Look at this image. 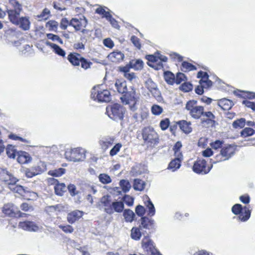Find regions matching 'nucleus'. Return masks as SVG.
<instances>
[{
  "mask_svg": "<svg viewBox=\"0 0 255 255\" xmlns=\"http://www.w3.org/2000/svg\"><path fill=\"white\" fill-rule=\"evenodd\" d=\"M91 97L100 102H108L111 100V94L107 90L101 89L100 86H95L91 90Z\"/></svg>",
  "mask_w": 255,
  "mask_h": 255,
  "instance_id": "obj_1",
  "label": "nucleus"
},
{
  "mask_svg": "<svg viewBox=\"0 0 255 255\" xmlns=\"http://www.w3.org/2000/svg\"><path fill=\"white\" fill-rule=\"evenodd\" d=\"M185 109L189 111V114L194 119H199L204 114V108L203 106H198L197 102L195 100L188 101Z\"/></svg>",
  "mask_w": 255,
  "mask_h": 255,
  "instance_id": "obj_2",
  "label": "nucleus"
},
{
  "mask_svg": "<svg viewBox=\"0 0 255 255\" xmlns=\"http://www.w3.org/2000/svg\"><path fill=\"white\" fill-rule=\"evenodd\" d=\"M142 138L149 145L154 146L158 142V135L157 132L150 127H146L142 131Z\"/></svg>",
  "mask_w": 255,
  "mask_h": 255,
  "instance_id": "obj_3",
  "label": "nucleus"
},
{
  "mask_svg": "<svg viewBox=\"0 0 255 255\" xmlns=\"http://www.w3.org/2000/svg\"><path fill=\"white\" fill-rule=\"evenodd\" d=\"M85 150L82 148H75L66 151L65 153L66 158L71 161L79 162L86 158Z\"/></svg>",
  "mask_w": 255,
  "mask_h": 255,
  "instance_id": "obj_4",
  "label": "nucleus"
},
{
  "mask_svg": "<svg viewBox=\"0 0 255 255\" xmlns=\"http://www.w3.org/2000/svg\"><path fill=\"white\" fill-rule=\"evenodd\" d=\"M125 111V109L119 104H114L106 108L108 116L113 120L123 119Z\"/></svg>",
  "mask_w": 255,
  "mask_h": 255,
  "instance_id": "obj_5",
  "label": "nucleus"
},
{
  "mask_svg": "<svg viewBox=\"0 0 255 255\" xmlns=\"http://www.w3.org/2000/svg\"><path fill=\"white\" fill-rule=\"evenodd\" d=\"M146 57L149 62L152 63V64L148 65L157 70L163 68V62H166L167 60V58L165 56L161 55L158 53L154 55H147Z\"/></svg>",
  "mask_w": 255,
  "mask_h": 255,
  "instance_id": "obj_6",
  "label": "nucleus"
},
{
  "mask_svg": "<svg viewBox=\"0 0 255 255\" xmlns=\"http://www.w3.org/2000/svg\"><path fill=\"white\" fill-rule=\"evenodd\" d=\"M137 98L134 90L131 92L130 94L124 95L121 97L122 102L126 105H129L130 110L133 112L137 109L136 106Z\"/></svg>",
  "mask_w": 255,
  "mask_h": 255,
  "instance_id": "obj_7",
  "label": "nucleus"
},
{
  "mask_svg": "<svg viewBox=\"0 0 255 255\" xmlns=\"http://www.w3.org/2000/svg\"><path fill=\"white\" fill-rule=\"evenodd\" d=\"M233 213L236 215L239 214L238 219L241 221H246L250 217L251 212L246 207L243 208L242 205L237 204L232 208Z\"/></svg>",
  "mask_w": 255,
  "mask_h": 255,
  "instance_id": "obj_8",
  "label": "nucleus"
},
{
  "mask_svg": "<svg viewBox=\"0 0 255 255\" xmlns=\"http://www.w3.org/2000/svg\"><path fill=\"white\" fill-rule=\"evenodd\" d=\"M87 19L83 16L81 15L78 17L73 18L70 21V25L73 26L76 31L82 30L84 33L86 30L84 28L87 26Z\"/></svg>",
  "mask_w": 255,
  "mask_h": 255,
  "instance_id": "obj_9",
  "label": "nucleus"
},
{
  "mask_svg": "<svg viewBox=\"0 0 255 255\" xmlns=\"http://www.w3.org/2000/svg\"><path fill=\"white\" fill-rule=\"evenodd\" d=\"M0 180L9 185L13 186L18 181L11 173L6 169L0 168Z\"/></svg>",
  "mask_w": 255,
  "mask_h": 255,
  "instance_id": "obj_10",
  "label": "nucleus"
},
{
  "mask_svg": "<svg viewBox=\"0 0 255 255\" xmlns=\"http://www.w3.org/2000/svg\"><path fill=\"white\" fill-rule=\"evenodd\" d=\"M212 166L206 167L205 160L204 159H199L194 163L193 169L197 173L204 174L210 171Z\"/></svg>",
  "mask_w": 255,
  "mask_h": 255,
  "instance_id": "obj_11",
  "label": "nucleus"
},
{
  "mask_svg": "<svg viewBox=\"0 0 255 255\" xmlns=\"http://www.w3.org/2000/svg\"><path fill=\"white\" fill-rule=\"evenodd\" d=\"M145 87L151 93L152 96L157 100H160L161 99V93L157 85L151 79H148L145 82Z\"/></svg>",
  "mask_w": 255,
  "mask_h": 255,
  "instance_id": "obj_12",
  "label": "nucleus"
},
{
  "mask_svg": "<svg viewBox=\"0 0 255 255\" xmlns=\"http://www.w3.org/2000/svg\"><path fill=\"white\" fill-rule=\"evenodd\" d=\"M236 148V146L233 144H229L223 146L220 151V154L223 158V160H227L230 159L235 154Z\"/></svg>",
  "mask_w": 255,
  "mask_h": 255,
  "instance_id": "obj_13",
  "label": "nucleus"
},
{
  "mask_svg": "<svg viewBox=\"0 0 255 255\" xmlns=\"http://www.w3.org/2000/svg\"><path fill=\"white\" fill-rule=\"evenodd\" d=\"M112 203L111 197L109 196H103L100 202V205L103 207L104 211L109 214H112Z\"/></svg>",
  "mask_w": 255,
  "mask_h": 255,
  "instance_id": "obj_14",
  "label": "nucleus"
},
{
  "mask_svg": "<svg viewBox=\"0 0 255 255\" xmlns=\"http://www.w3.org/2000/svg\"><path fill=\"white\" fill-rule=\"evenodd\" d=\"M48 182L52 184H55L54 187L55 192L57 195H62L63 192L65 191L66 187L64 183H59L58 180L53 178H50L48 179Z\"/></svg>",
  "mask_w": 255,
  "mask_h": 255,
  "instance_id": "obj_15",
  "label": "nucleus"
},
{
  "mask_svg": "<svg viewBox=\"0 0 255 255\" xmlns=\"http://www.w3.org/2000/svg\"><path fill=\"white\" fill-rule=\"evenodd\" d=\"M83 215V212L78 210H74L67 214V220L70 224H74Z\"/></svg>",
  "mask_w": 255,
  "mask_h": 255,
  "instance_id": "obj_16",
  "label": "nucleus"
},
{
  "mask_svg": "<svg viewBox=\"0 0 255 255\" xmlns=\"http://www.w3.org/2000/svg\"><path fill=\"white\" fill-rule=\"evenodd\" d=\"M19 226L22 229L28 231L36 232L39 230V227L37 225L30 221L20 222Z\"/></svg>",
  "mask_w": 255,
  "mask_h": 255,
  "instance_id": "obj_17",
  "label": "nucleus"
},
{
  "mask_svg": "<svg viewBox=\"0 0 255 255\" xmlns=\"http://www.w3.org/2000/svg\"><path fill=\"white\" fill-rule=\"evenodd\" d=\"M141 246L142 249L149 253L154 247L153 242L148 237H145L143 238L141 242Z\"/></svg>",
  "mask_w": 255,
  "mask_h": 255,
  "instance_id": "obj_18",
  "label": "nucleus"
},
{
  "mask_svg": "<svg viewBox=\"0 0 255 255\" xmlns=\"http://www.w3.org/2000/svg\"><path fill=\"white\" fill-rule=\"evenodd\" d=\"M21 12V11L7 10V14L10 21L15 25H18L19 21L20 18V13Z\"/></svg>",
  "mask_w": 255,
  "mask_h": 255,
  "instance_id": "obj_19",
  "label": "nucleus"
},
{
  "mask_svg": "<svg viewBox=\"0 0 255 255\" xmlns=\"http://www.w3.org/2000/svg\"><path fill=\"white\" fill-rule=\"evenodd\" d=\"M203 117H206V119L203 118L202 119L201 123L205 126V124L210 125H213L215 123V116L214 114L211 112H206L204 111V114H203L202 116Z\"/></svg>",
  "mask_w": 255,
  "mask_h": 255,
  "instance_id": "obj_20",
  "label": "nucleus"
},
{
  "mask_svg": "<svg viewBox=\"0 0 255 255\" xmlns=\"http://www.w3.org/2000/svg\"><path fill=\"white\" fill-rule=\"evenodd\" d=\"M16 211V207L12 203L5 204L3 207V213L10 217L15 216Z\"/></svg>",
  "mask_w": 255,
  "mask_h": 255,
  "instance_id": "obj_21",
  "label": "nucleus"
},
{
  "mask_svg": "<svg viewBox=\"0 0 255 255\" xmlns=\"http://www.w3.org/2000/svg\"><path fill=\"white\" fill-rule=\"evenodd\" d=\"M108 57L112 62L117 63L123 60L124 54L121 51H116L111 53Z\"/></svg>",
  "mask_w": 255,
  "mask_h": 255,
  "instance_id": "obj_22",
  "label": "nucleus"
},
{
  "mask_svg": "<svg viewBox=\"0 0 255 255\" xmlns=\"http://www.w3.org/2000/svg\"><path fill=\"white\" fill-rule=\"evenodd\" d=\"M17 160L20 164H25L31 161V157L27 152L20 151L18 153Z\"/></svg>",
  "mask_w": 255,
  "mask_h": 255,
  "instance_id": "obj_23",
  "label": "nucleus"
},
{
  "mask_svg": "<svg viewBox=\"0 0 255 255\" xmlns=\"http://www.w3.org/2000/svg\"><path fill=\"white\" fill-rule=\"evenodd\" d=\"M115 85L119 93L125 94L127 92V85L125 81L123 80H117Z\"/></svg>",
  "mask_w": 255,
  "mask_h": 255,
  "instance_id": "obj_24",
  "label": "nucleus"
},
{
  "mask_svg": "<svg viewBox=\"0 0 255 255\" xmlns=\"http://www.w3.org/2000/svg\"><path fill=\"white\" fill-rule=\"evenodd\" d=\"M82 57L79 54L71 53L68 55L67 59L73 65L78 66L80 65Z\"/></svg>",
  "mask_w": 255,
  "mask_h": 255,
  "instance_id": "obj_25",
  "label": "nucleus"
},
{
  "mask_svg": "<svg viewBox=\"0 0 255 255\" xmlns=\"http://www.w3.org/2000/svg\"><path fill=\"white\" fill-rule=\"evenodd\" d=\"M45 44L47 46H49L52 48L53 51L56 54L63 57H65L66 55L65 51L61 48L58 45L48 41L46 42Z\"/></svg>",
  "mask_w": 255,
  "mask_h": 255,
  "instance_id": "obj_26",
  "label": "nucleus"
},
{
  "mask_svg": "<svg viewBox=\"0 0 255 255\" xmlns=\"http://www.w3.org/2000/svg\"><path fill=\"white\" fill-rule=\"evenodd\" d=\"M180 128L185 133H188L191 132L192 128L191 123L186 121H181L178 122Z\"/></svg>",
  "mask_w": 255,
  "mask_h": 255,
  "instance_id": "obj_27",
  "label": "nucleus"
},
{
  "mask_svg": "<svg viewBox=\"0 0 255 255\" xmlns=\"http://www.w3.org/2000/svg\"><path fill=\"white\" fill-rule=\"evenodd\" d=\"M218 105L225 111L229 110L233 106V102L227 99H223L218 102Z\"/></svg>",
  "mask_w": 255,
  "mask_h": 255,
  "instance_id": "obj_28",
  "label": "nucleus"
},
{
  "mask_svg": "<svg viewBox=\"0 0 255 255\" xmlns=\"http://www.w3.org/2000/svg\"><path fill=\"white\" fill-rule=\"evenodd\" d=\"M182 160V157H176L175 158L172 160L169 164V168L172 171H175L180 168L181 161Z\"/></svg>",
  "mask_w": 255,
  "mask_h": 255,
  "instance_id": "obj_29",
  "label": "nucleus"
},
{
  "mask_svg": "<svg viewBox=\"0 0 255 255\" xmlns=\"http://www.w3.org/2000/svg\"><path fill=\"white\" fill-rule=\"evenodd\" d=\"M112 214L114 213V212L117 213L122 212L124 209V204L122 201H114L112 203Z\"/></svg>",
  "mask_w": 255,
  "mask_h": 255,
  "instance_id": "obj_30",
  "label": "nucleus"
},
{
  "mask_svg": "<svg viewBox=\"0 0 255 255\" xmlns=\"http://www.w3.org/2000/svg\"><path fill=\"white\" fill-rule=\"evenodd\" d=\"M154 226V221L152 219H149L146 217L141 218V228L142 227L144 229H152Z\"/></svg>",
  "mask_w": 255,
  "mask_h": 255,
  "instance_id": "obj_31",
  "label": "nucleus"
},
{
  "mask_svg": "<svg viewBox=\"0 0 255 255\" xmlns=\"http://www.w3.org/2000/svg\"><path fill=\"white\" fill-rule=\"evenodd\" d=\"M30 22L29 19L26 17H20L18 25L19 27L24 30H27L30 28Z\"/></svg>",
  "mask_w": 255,
  "mask_h": 255,
  "instance_id": "obj_32",
  "label": "nucleus"
},
{
  "mask_svg": "<svg viewBox=\"0 0 255 255\" xmlns=\"http://www.w3.org/2000/svg\"><path fill=\"white\" fill-rule=\"evenodd\" d=\"M141 227H133L131 230L130 237L133 240L138 241L141 236Z\"/></svg>",
  "mask_w": 255,
  "mask_h": 255,
  "instance_id": "obj_33",
  "label": "nucleus"
},
{
  "mask_svg": "<svg viewBox=\"0 0 255 255\" xmlns=\"http://www.w3.org/2000/svg\"><path fill=\"white\" fill-rule=\"evenodd\" d=\"M143 66V62L140 59H133L129 62L130 67L136 70L141 69Z\"/></svg>",
  "mask_w": 255,
  "mask_h": 255,
  "instance_id": "obj_34",
  "label": "nucleus"
},
{
  "mask_svg": "<svg viewBox=\"0 0 255 255\" xmlns=\"http://www.w3.org/2000/svg\"><path fill=\"white\" fill-rule=\"evenodd\" d=\"M145 185L146 183L144 181L139 179H135L134 180L133 187L134 190L141 191L145 188Z\"/></svg>",
  "mask_w": 255,
  "mask_h": 255,
  "instance_id": "obj_35",
  "label": "nucleus"
},
{
  "mask_svg": "<svg viewBox=\"0 0 255 255\" xmlns=\"http://www.w3.org/2000/svg\"><path fill=\"white\" fill-rule=\"evenodd\" d=\"M123 215L126 222H131L133 220L134 214L132 211L126 209L124 211Z\"/></svg>",
  "mask_w": 255,
  "mask_h": 255,
  "instance_id": "obj_36",
  "label": "nucleus"
},
{
  "mask_svg": "<svg viewBox=\"0 0 255 255\" xmlns=\"http://www.w3.org/2000/svg\"><path fill=\"white\" fill-rule=\"evenodd\" d=\"M164 79L165 81L170 85H173L175 83V76L174 75L169 71H167L164 73Z\"/></svg>",
  "mask_w": 255,
  "mask_h": 255,
  "instance_id": "obj_37",
  "label": "nucleus"
},
{
  "mask_svg": "<svg viewBox=\"0 0 255 255\" xmlns=\"http://www.w3.org/2000/svg\"><path fill=\"white\" fill-rule=\"evenodd\" d=\"M9 2L12 7V8L9 10L22 11V5L18 1L16 0H9Z\"/></svg>",
  "mask_w": 255,
  "mask_h": 255,
  "instance_id": "obj_38",
  "label": "nucleus"
},
{
  "mask_svg": "<svg viewBox=\"0 0 255 255\" xmlns=\"http://www.w3.org/2000/svg\"><path fill=\"white\" fill-rule=\"evenodd\" d=\"M11 190L15 193H17L21 195L24 196V194L28 193L27 188H24L23 186L20 185H16L13 188L10 187Z\"/></svg>",
  "mask_w": 255,
  "mask_h": 255,
  "instance_id": "obj_39",
  "label": "nucleus"
},
{
  "mask_svg": "<svg viewBox=\"0 0 255 255\" xmlns=\"http://www.w3.org/2000/svg\"><path fill=\"white\" fill-rule=\"evenodd\" d=\"M65 173V169L63 168H60L57 169L50 170L48 174L54 177H60Z\"/></svg>",
  "mask_w": 255,
  "mask_h": 255,
  "instance_id": "obj_40",
  "label": "nucleus"
},
{
  "mask_svg": "<svg viewBox=\"0 0 255 255\" xmlns=\"http://www.w3.org/2000/svg\"><path fill=\"white\" fill-rule=\"evenodd\" d=\"M120 185L124 192H128L131 188V185L127 180L123 179L121 180Z\"/></svg>",
  "mask_w": 255,
  "mask_h": 255,
  "instance_id": "obj_41",
  "label": "nucleus"
},
{
  "mask_svg": "<svg viewBox=\"0 0 255 255\" xmlns=\"http://www.w3.org/2000/svg\"><path fill=\"white\" fill-rule=\"evenodd\" d=\"M6 152L7 156L11 158H14L16 156V150L14 147L11 145L7 146L6 149Z\"/></svg>",
  "mask_w": 255,
  "mask_h": 255,
  "instance_id": "obj_42",
  "label": "nucleus"
},
{
  "mask_svg": "<svg viewBox=\"0 0 255 255\" xmlns=\"http://www.w3.org/2000/svg\"><path fill=\"white\" fill-rule=\"evenodd\" d=\"M99 179L101 182L104 184H109L112 182V179L110 176L104 173L99 175Z\"/></svg>",
  "mask_w": 255,
  "mask_h": 255,
  "instance_id": "obj_43",
  "label": "nucleus"
},
{
  "mask_svg": "<svg viewBox=\"0 0 255 255\" xmlns=\"http://www.w3.org/2000/svg\"><path fill=\"white\" fill-rule=\"evenodd\" d=\"M196 70V67L195 66L192 65V64L187 62H183L182 64V70L186 72L189 71L191 70Z\"/></svg>",
  "mask_w": 255,
  "mask_h": 255,
  "instance_id": "obj_44",
  "label": "nucleus"
},
{
  "mask_svg": "<svg viewBox=\"0 0 255 255\" xmlns=\"http://www.w3.org/2000/svg\"><path fill=\"white\" fill-rule=\"evenodd\" d=\"M145 204L147 208L148 209V215L150 216H153L155 214V210L152 203L149 199H148L147 201V203H145Z\"/></svg>",
  "mask_w": 255,
  "mask_h": 255,
  "instance_id": "obj_45",
  "label": "nucleus"
},
{
  "mask_svg": "<svg viewBox=\"0 0 255 255\" xmlns=\"http://www.w3.org/2000/svg\"><path fill=\"white\" fill-rule=\"evenodd\" d=\"M246 123V120L244 118H241L240 119L234 121L233 123V127L235 128H243Z\"/></svg>",
  "mask_w": 255,
  "mask_h": 255,
  "instance_id": "obj_46",
  "label": "nucleus"
},
{
  "mask_svg": "<svg viewBox=\"0 0 255 255\" xmlns=\"http://www.w3.org/2000/svg\"><path fill=\"white\" fill-rule=\"evenodd\" d=\"M182 144L180 141H178L175 143L173 147L175 157H182V154L180 150Z\"/></svg>",
  "mask_w": 255,
  "mask_h": 255,
  "instance_id": "obj_47",
  "label": "nucleus"
},
{
  "mask_svg": "<svg viewBox=\"0 0 255 255\" xmlns=\"http://www.w3.org/2000/svg\"><path fill=\"white\" fill-rule=\"evenodd\" d=\"M46 36L49 39H50L53 41L57 42L61 44L63 43V40L57 35H55L52 33H48L47 34Z\"/></svg>",
  "mask_w": 255,
  "mask_h": 255,
  "instance_id": "obj_48",
  "label": "nucleus"
},
{
  "mask_svg": "<svg viewBox=\"0 0 255 255\" xmlns=\"http://www.w3.org/2000/svg\"><path fill=\"white\" fill-rule=\"evenodd\" d=\"M151 112L154 115H160L163 112V109L157 105H153L151 109Z\"/></svg>",
  "mask_w": 255,
  "mask_h": 255,
  "instance_id": "obj_49",
  "label": "nucleus"
},
{
  "mask_svg": "<svg viewBox=\"0 0 255 255\" xmlns=\"http://www.w3.org/2000/svg\"><path fill=\"white\" fill-rule=\"evenodd\" d=\"M58 23L54 20H50L46 23V27H48L50 30L56 31L58 28Z\"/></svg>",
  "mask_w": 255,
  "mask_h": 255,
  "instance_id": "obj_50",
  "label": "nucleus"
},
{
  "mask_svg": "<svg viewBox=\"0 0 255 255\" xmlns=\"http://www.w3.org/2000/svg\"><path fill=\"white\" fill-rule=\"evenodd\" d=\"M255 133V130L250 128H245L241 132V135L243 137H247L253 135Z\"/></svg>",
  "mask_w": 255,
  "mask_h": 255,
  "instance_id": "obj_51",
  "label": "nucleus"
},
{
  "mask_svg": "<svg viewBox=\"0 0 255 255\" xmlns=\"http://www.w3.org/2000/svg\"><path fill=\"white\" fill-rule=\"evenodd\" d=\"M50 11L47 8H45L43 10L41 13L37 15L39 20H46L49 17Z\"/></svg>",
  "mask_w": 255,
  "mask_h": 255,
  "instance_id": "obj_52",
  "label": "nucleus"
},
{
  "mask_svg": "<svg viewBox=\"0 0 255 255\" xmlns=\"http://www.w3.org/2000/svg\"><path fill=\"white\" fill-rule=\"evenodd\" d=\"M186 81V77L183 73H178L176 74V78L175 79V83L177 84H180L182 82H185Z\"/></svg>",
  "mask_w": 255,
  "mask_h": 255,
  "instance_id": "obj_53",
  "label": "nucleus"
},
{
  "mask_svg": "<svg viewBox=\"0 0 255 255\" xmlns=\"http://www.w3.org/2000/svg\"><path fill=\"white\" fill-rule=\"evenodd\" d=\"M113 143V140L111 138L103 139L100 141V144L104 149H107L108 146L112 145Z\"/></svg>",
  "mask_w": 255,
  "mask_h": 255,
  "instance_id": "obj_54",
  "label": "nucleus"
},
{
  "mask_svg": "<svg viewBox=\"0 0 255 255\" xmlns=\"http://www.w3.org/2000/svg\"><path fill=\"white\" fill-rule=\"evenodd\" d=\"M199 83L204 88H208L212 85V82L208 79V77L207 79H201Z\"/></svg>",
  "mask_w": 255,
  "mask_h": 255,
  "instance_id": "obj_55",
  "label": "nucleus"
},
{
  "mask_svg": "<svg viewBox=\"0 0 255 255\" xmlns=\"http://www.w3.org/2000/svg\"><path fill=\"white\" fill-rule=\"evenodd\" d=\"M192 85L188 82H184L180 86V89L185 92H189L192 89Z\"/></svg>",
  "mask_w": 255,
  "mask_h": 255,
  "instance_id": "obj_56",
  "label": "nucleus"
},
{
  "mask_svg": "<svg viewBox=\"0 0 255 255\" xmlns=\"http://www.w3.org/2000/svg\"><path fill=\"white\" fill-rule=\"evenodd\" d=\"M59 228L62 230L65 233H72L74 231L73 228L70 225H59Z\"/></svg>",
  "mask_w": 255,
  "mask_h": 255,
  "instance_id": "obj_57",
  "label": "nucleus"
},
{
  "mask_svg": "<svg viewBox=\"0 0 255 255\" xmlns=\"http://www.w3.org/2000/svg\"><path fill=\"white\" fill-rule=\"evenodd\" d=\"M122 147V144L121 143L116 144L113 148L110 150V154L111 156H114L120 151L121 148Z\"/></svg>",
  "mask_w": 255,
  "mask_h": 255,
  "instance_id": "obj_58",
  "label": "nucleus"
},
{
  "mask_svg": "<svg viewBox=\"0 0 255 255\" xmlns=\"http://www.w3.org/2000/svg\"><path fill=\"white\" fill-rule=\"evenodd\" d=\"M130 40L133 44L135 46L137 49H140L141 48V44L140 43V41L138 38L136 37L135 36H132L130 38Z\"/></svg>",
  "mask_w": 255,
  "mask_h": 255,
  "instance_id": "obj_59",
  "label": "nucleus"
},
{
  "mask_svg": "<svg viewBox=\"0 0 255 255\" xmlns=\"http://www.w3.org/2000/svg\"><path fill=\"white\" fill-rule=\"evenodd\" d=\"M169 120L168 119H165L162 120L160 123V127L162 130L166 129L169 125Z\"/></svg>",
  "mask_w": 255,
  "mask_h": 255,
  "instance_id": "obj_60",
  "label": "nucleus"
},
{
  "mask_svg": "<svg viewBox=\"0 0 255 255\" xmlns=\"http://www.w3.org/2000/svg\"><path fill=\"white\" fill-rule=\"evenodd\" d=\"M124 202L128 206H131L133 203V199L129 195H125L124 197Z\"/></svg>",
  "mask_w": 255,
  "mask_h": 255,
  "instance_id": "obj_61",
  "label": "nucleus"
},
{
  "mask_svg": "<svg viewBox=\"0 0 255 255\" xmlns=\"http://www.w3.org/2000/svg\"><path fill=\"white\" fill-rule=\"evenodd\" d=\"M145 209L144 207L141 205H138L135 208V212L138 216H142L145 213Z\"/></svg>",
  "mask_w": 255,
  "mask_h": 255,
  "instance_id": "obj_62",
  "label": "nucleus"
},
{
  "mask_svg": "<svg viewBox=\"0 0 255 255\" xmlns=\"http://www.w3.org/2000/svg\"><path fill=\"white\" fill-rule=\"evenodd\" d=\"M68 25H70V22L66 18H63L61 20L60 27L62 29H66Z\"/></svg>",
  "mask_w": 255,
  "mask_h": 255,
  "instance_id": "obj_63",
  "label": "nucleus"
},
{
  "mask_svg": "<svg viewBox=\"0 0 255 255\" xmlns=\"http://www.w3.org/2000/svg\"><path fill=\"white\" fill-rule=\"evenodd\" d=\"M243 104H244L246 107L251 108L253 111H255V103L252 102L247 100H244L243 101Z\"/></svg>",
  "mask_w": 255,
  "mask_h": 255,
  "instance_id": "obj_64",
  "label": "nucleus"
}]
</instances>
